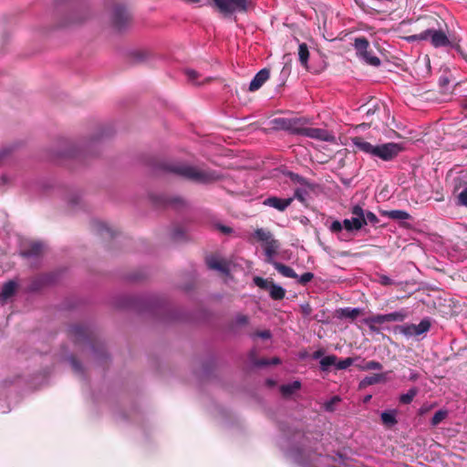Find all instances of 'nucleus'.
I'll use <instances>...</instances> for the list:
<instances>
[{"label":"nucleus","mask_w":467,"mask_h":467,"mask_svg":"<svg viewBox=\"0 0 467 467\" xmlns=\"http://www.w3.org/2000/svg\"><path fill=\"white\" fill-rule=\"evenodd\" d=\"M43 244L39 242L32 243L26 249L21 252V255L26 258L36 257L41 254L43 251Z\"/></svg>","instance_id":"nucleus-17"},{"label":"nucleus","mask_w":467,"mask_h":467,"mask_svg":"<svg viewBox=\"0 0 467 467\" xmlns=\"http://www.w3.org/2000/svg\"><path fill=\"white\" fill-rule=\"evenodd\" d=\"M66 361L71 366V368L76 371L81 370V364L77 360V358L73 356H69L66 358Z\"/></svg>","instance_id":"nucleus-43"},{"label":"nucleus","mask_w":467,"mask_h":467,"mask_svg":"<svg viewBox=\"0 0 467 467\" xmlns=\"http://www.w3.org/2000/svg\"><path fill=\"white\" fill-rule=\"evenodd\" d=\"M270 72L266 68L261 69L259 72L255 74L254 78L251 80L249 85V90L250 91H256L258 90L264 83L269 78Z\"/></svg>","instance_id":"nucleus-12"},{"label":"nucleus","mask_w":467,"mask_h":467,"mask_svg":"<svg viewBox=\"0 0 467 467\" xmlns=\"http://www.w3.org/2000/svg\"><path fill=\"white\" fill-rule=\"evenodd\" d=\"M253 236L257 241L262 242L264 244H265L267 241L273 238V234H271V232L263 228L256 229L253 234Z\"/></svg>","instance_id":"nucleus-28"},{"label":"nucleus","mask_w":467,"mask_h":467,"mask_svg":"<svg viewBox=\"0 0 467 467\" xmlns=\"http://www.w3.org/2000/svg\"><path fill=\"white\" fill-rule=\"evenodd\" d=\"M381 376L380 375H375L374 377H366L364 379L366 380H368V379H380Z\"/></svg>","instance_id":"nucleus-61"},{"label":"nucleus","mask_w":467,"mask_h":467,"mask_svg":"<svg viewBox=\"0 0 467 467\" xmlns=\"http://www.w3.org/2000/svg\"><path fill=\"white\" fill-rule=\"evenodd\" d=\"M447 417V411L446 410H438L434 413L431 423L433 426H437L440 424L445 418Z\"/></svg>","instance_id":"nucleus-36"},{"label":"nucleus","mask_w":467,"mask_h":467,"mask_svg":"<svg viewBox=\"0 0 467 467\" xmlns=\"http://www.w3.org/2000/svg\"><path fill=\"white\" fill-rule=\"evenodd\" d=\"M17 289V283L14 280H9L2 286L0 293V300L4 303L11 296H13Z\"/></svg>","instance_id":"nucleus-15"},{"label":"nucleus","mask_w":467,"mask_h":467,"mask_svg":"<svg viewBox=\"0 0 467 467\" xmlns=\"http://www.w3.org/2000/svg\"><path fill=\"white\" fill-rule=\"evenodd\" d=\"M416 394V389H410L407 393L401 394L400 396V402L402 404H410L413 400Z\"/></svg>","instance_id":"nucleus-35"},{"label":"nucleus","mask_w":467,"mask_h":467,"mask_svg":"<svg viewBox=\"0 0 467 467\" xmlns=\"http://www.w3.org/2000/svg\"><path fill=\"white\" fill-rule=\"evenodd\" d=\"M249 362L250 364L254 368H262L268 365H277L280 364V359L278 358H273L271 359L267 358H262L257 359L256 358V350L254 348L249 352L248 355Z\"/></svg>","instance_id":"nucleus-11"},{"label":"nucleus","mask_w":467,"mask_h":467,"mask_svg":"<svg viewBox=\"0 0 467 467\" xmlns=\"http://www.w3.org/2000/svg\"><path fill=\"white\" fill-rule=\"evenodd\" d=\"M286 176L295 183H298L300 185L306 186L308 188H312V185L310 184V182L306 178L302 177L301 175H299L297 173H295L293 171H288L286 173Z\"/></svg>","instance_id":"nucleus-30"},{"label":"nucleus","mask_w":467,"mask_h":467,"mask_svg":"<svg viewBox=\"0 0 467 467\" xmlns=\"http://www.w3.org/2000/svg\"><path fill=\"white\" fill-rule=\"evenodd\" d=\"M379 283L382 285H391L395 284V282L386 275H380L379 276Z\"/></svg>","instance_id":"nucleus-49"},{"label":"nucleus","mask_w":467,"mask_h":467,"mask_svg":"<svg viewBox=\"0 0 467 467\" xmlns=\"http://www.w3.org/2000/svg\"><path fill=\"white\" fill-rule=\"evenodd\" d=\"M340 401V398L338 396H334L329 400L324 403V408L327 411H334L336 405Z\"/></svg>","instance_id":"nucleus-39"},{"label":"nucleus","mask_w":467,"mask_h":467,"mask_svg":"<svg viewBox=\"0 0 467 467\" xmlns=\"http://www.w3.org/2000/svg\"><path fill=\"white\" fill-rule=\"evenodd\" d=\"M207 265L210 269L219 271L223 274L229 273V267L226 263L218 259L217 257L211 256L206 260Z\"/></svg>","instance_id":"nucleus-16"},{"label":"nucleus","mask_w":467,"mask_h":467,"mask_svg":"<svg viewBox=\"0 0 467 467\" xmlns=\"http://www.w3.org/2000/svg\"><path fill=\"white\" fill-rule=\"evenodd\" d=\"M130 57L133 60L141 62L145 61L150 57V53L147 50L138 49L131 51Z\"/></svg>","instance_id":"nucleus-33"},{"label":"nucleus","mask_w":467,"mask_h":467,"mask_svg":"<svg viewBox=\"0 0 467 467\" xmlns=\"http://www.w3.org/2000/svg\"><path fill=\"white\" fill-rule=\"evenodd\" d=\"M365 218L367 220V223H369L375 225V224H377L379 223L378 217L372 212H369V211L366 212L365 213Z\"/></svg>","instance_id":"nucleus-48"},{"label":"nucleus","mask_w":467,"mask_h":467,"mask_svg":"<svg viewBox=\"0 0 467 467\" xmlns=\"http://www.w3.org/2000/svg\"><path fill=\"white\" fill-rule=\"evenodd\" d=\"M358 368H360L362 370H381L382 365L378 361H368L364 364H357Z\"/></svg>","instance_id":"nucleus-34"},{"label":"nucleus","mask_w":467,"mask_h":467,"mask_svg":"<svg viewBox=\"0 0 467 467\" xmlns=\"http://www.w3.org/2000/svg\"><path fill=\"white\" fill-rule=\"evenodd\" d=\"M420 376H418L417 374L411 373L410 376V380L417 379Z\"/></svg>","instance_id":"nucleus-62"},{"label":"nucleus","mask_w":467,"mask_h":467,"mask_svg":"<svg viewBox=\"0 0 467 467\" xmlns=\"http://www.w3.org/2000/svg\"><path fill=\"white\" fill-rule=\"evenodd\" d=\"M269 294L272 299L281 300L285 296V290L281 285L272 283L269 287Z\"/></svg>","instance_id":"nucleus-25"},{"label":"nucleus","mask_w":467,"mask_h":467,"mask_svg":"<svg viewBox=\"0 0 467 467\" xmlns=\"http://www.w3.org/2000/svg\"><path fill=\"white\" fill-rule=\"evenodd\" d=\"M219 11L224 15L245 13L248 10V0H213Z\"/></svg>","instance_id":"nucleus-6"},{"label":"nucleus","mask_w":467,"mask_h":467,"mask_svg":"<svg viewBox=\"0 0 467 467\" xmlns=\"http://www.w3.org/2000/svg\"><path fill=\"white\" fill-rule=\"evenodd\" d=\"M181 202V200H180V199H174V200H172V203H174V204H175L176 202Z\"/></svg>","instance_id":"nucleus-64"},{"label":"nucleus","mask_w":467,"mask_h":467,"mask_svg":"<svg viewBox=\"0 0 467 467\" xmlns=\"http://www.w3.org/2000/svg\"><path fill=\"white\" fill-rule=\"evenodd\" d=\"M95 227H96V229H97V231L99 233H102L103 231H106L107 233L109 234V235H111V233H110L109 229L108 228V226L104 223H102V222H96L95 223Z\"/></svg>","instance_id":"nucleus-51"},{"label":"nucleus","mask_w":467,"mask_h":467,"mask_svg":"<svg viewBox=\"0 0 467 467\" xmlns=\"http://www.w3.org/2000/svg\"><path fill=\"white\" fill-rule=\"evenodd\" d=\"M308 192L306 189L297 188L295 191V194L292 198L297 199L299 202H304L306 199Z\"/></svg>","instance_id":"nucleus-41"},{"label":"nucleus","mask_w":467,"mask_h":467,"mask_svg":"<svg viewBox=\"0 0 467 467\" xmlns=\"http://www.w3.org/2000/svg\"><path fill=\"white\" fill-rule=\"evenodd\" d=\"M351 142L358 150L372 157L378 158L383 161H393L403 150L400 143L387 142L383 144L373 145L366 141L361 137L351 138Z\"/></svg>","instance_id":"nucleus-1"},{"label":"nucleus","mask_w":467,"mask_h":467,"mask_svg":"<svg viewBox=\"0 0 467 467\" xmlns=\"http://www.w3.org/2000/svg\"><path fill=\"white\" fill-rule=\"evenodd\" d=\"M271 265L275 267V270L278 271V273H280L285 277H288V278H297L298 277L296 273L290 266H287V265H285L282 263H279L277 261L273 262Z\"/></svg>","instance_id":"nucleus-18"},{"label":"nucleus","mask_w":467,"mask_h":467,"mask_svg":"<svg viewBox=\"0 0 467 467\" xmlns=\"http://www.w3.org/2000/svg\"><path fill=\"white\" fill-rule=\"evenodd\" d=\"M254 283L262 289H269L270 287V285L268 284L267 280L259 276H255L254 278Z\"/></svg>","instance_id":"nucleus-45"},{"label":"nucleus","mask_w":467,"mask_h":467,"mask_svg":"<svg viewBox=\"0 0 467 467\" xmlns=\"http://www.w3.org/2000/svg\"><path fill=\"white\" fill-rule=\"evenodd\" d=\"M352 214L354 215L353 218H358V221L361 222H367L365 218V211L363 208L359 205H355L351 210Z\"/></svg>","instance_id":"nucleus-37"},{"label":"nucleus","mask_w":467,"mask_h":467,"mask_svg":"<svg viewBox=\"0 0 467 467\" xmlns=\"http://www.w3.org/2000/svg\"><path fill=\"white\" fill-rule=\"evenodd\" d=\"M300 388V381H293L291 384L282 385L280 387V392L282 393L283 397L287 398Z\"/></svg>","instance_id":"nucleus-22"},{"label":"nucleus","mask_w":467,"mask_h":467,"mask_svg":"<svg viewBox=\"0 0 467 467\" xmlns=\"http://www.w3.org/2000/svg\"><path fill=\"white\" fill-rule=\"evenodd\" d=\"M396 416L397 410H385L380 414V419L384 426L387 428H392L398 422Z\"/></svg>","instance_id":"nucleus-19"},{"label":"nucleus","mask_w":467,"mask_h":467,"mask_svg":"<svg viewBox=\"0 0 467 467\" xmlns=\"http://www.w3.org/2000/svg\"><path fill=\"white\" fill-rule=\"evenodd\" d=\"M298 58H299L301 65L305 68H307L309 51H308L306 44H305V43L300 44L298 47Z\"/></svg>","instance_id":"nucleus-26"},{"label":"nucleus","mask_w":467,"mask_h":467,"mask_svg":"<svg viewBox=\"0 0 467 467\" xmlns=\"http://www.w3.org/2000/svg\"><path fill=\"white\" fill-rule=\"evenodd\" d=\"M359 58H361L367 64L373 67H378L380 65V59L378 57L372 55L371 52H369L368 50L366 53H364V55L359 57Z\"/></svg>","instance_id":"nucleus-32"},{"label":"nucleus","mask_w":467,"mask_h":467,"mask_svg":"<svg viewBox=\"0 0 467 467\" xmlns=\"http://www.w3.org/2000/svg\"><path fill=\"white\" fill-rule=\"evenodd\" d=\"M344 228L347 231H353V230H359L364 225L367 224V222H359L358 218H352V219H345L343 221Z\"/></svg>","instance_id":"nucleus-24"},{"label":"nucleus","mask_w":467,"mask_h":467,"mask_svg":"<svg viewBox=\"0 0 467 467\" xmlns=\"http://www.w3.org/2000/svg\"><path fill=\"white\" fill-rule=\"evenodd\" d=\"M449 83V79L447 78H440V84L441 86H445Z\"/></svg>","instance_id":"nucleus-58"},{"label":"nucleus","mask_w":467,"mask_h":467,"mask_svg":"<svg viewBox=\"0 0 467 467\" xmlns=\"http://www.w3.org/2000/svg\"><path fill=\"white\" fill-rule=\"evenodd\" d=\"M430 328L431 322L427 318L422 319L418 325L405 324L398 327L399 332L407 337L420 336L428 332Z\"/></svg>","instance_id":"nucleus-7"},{"label":"nucleus","mask_w":467,"mask_h":467,"mask_svg":"<svg viewBox=\"0 0 467 467\" xmlns=\"http://www.w3.org/2000/svg\"><path fill=\"white\" fill-rule=\"evenodd\" d=\"M457 203L459 205L467 207V182L464 183L462 190L458 194Z\"/></svg>","instance_id":"nucleus-38"},{"label":"nucleus","mask_w":467,"mask_h":467,"mask_svg":"<svg viewBox=\"0 0 467 467\" xmlns=\"http://www.w3.org/2000/svg\"><path fill=\"white\" fill-rule=\"evenodd\" d=\"M336 362V355H328L323 357L319 361V368L323 372L333 371V365Z\"/></svg>","instance_id":"nucleus-20"},{"label":"nucleus","mask_w":467,"mask_h":467,"mask_svg":"<svg viewBox=\"0 0 467 467\" xmlns=\"http://www.w3.org/2000/svg\"><path fill=\"white\" fill-rule=\"evenodd\" d=\"M389 219L396 221H404L410 219V215L409 213L402 210H391L384 213Z\"/></svg>","instance_id":"nucleus-23"},{"label":"nucleus","mask_w":467,"mask_h":467,"mask_svg":"<svg viewBox=\"0 0 467 467\" xmlns=\"http://www.w3.org/2000/svg\"><path fill=\"white\" fill-rule=\"evenodd\" d=\"M69 334L76 344L84 343L93 349L94 347L89 338V330L87 327L82 325L71 326L69 328Z\"/></svg>","instance_id":"nucleus-8"},{"label":"nucleus","mask_w":467,"mask_h":467,"mask_svg":"<svg viewBox=\"0 0 467 467\" xmlns=\"http://www.w3.org/2000/svg\"><path fill=\"white\" fill-rule=\"evenodd\" d=\"M131 22V16L128 9L121 5L114 6L110 17L111 26L115 31L122 32L129 28Z\"/></svg>","instance_id":"nucleus-4"},{"label":"nucleus","mask_w":467,"mask_h":467,"mask_svg":"<svg viewBox=\"0 0 467 467\" xmlns=\"http://www.w3.org/2000/svg\"><path fill=\"white\" fill-rule=\"evenodd\" d=\"M342 370L340 359L336 356V362L333 365V371Z\"/></svg>","instance_id":"nucleus-54"},{"label":"nucleus","mask_w":467,"mask_h":467,"mask_svg":"<svg viewBox=\"0 0 467 467\" xmlns=\"http://www.w3.org/2000/svg\"><path fill=\"white\" fill-rule=\"evenodd\" d=\"M98 138L91 139L79 145L70 144L68 149L63 151L62 156L68 158H81L87 155H93L98 149Z\"/></svg>","instance_id":"nucleus-3"},{"label":"nucleus","mask_w":467,"mask_h":467,"mask_svg":"<svg viewBox=\"0 0 467 467\" xmlns=\"http://www.w3.org/2000/svg\"><path fill=\"white\" fill-rule=\"evenodd\" d=\"M265 245V254L266 256V262L268 264H272L275 262L274 257L277 254V250L279 249V242L275 240L274 237L267 241Z\"/></svg>","instance_id":"nucleus-14"},{"label":"nucleus","mask_w":467,"mask_h":467,"mask_svg":"<svg viewBox=\"0 0 467 467\" xmlns=\"http://www.w3.org/2000/svg\"><path fill=\"white\" fill-rule=\"evenodd\" d=\"M42 284H47L49 282H51V280L48 278V276H43L40 278L39 280Z\"/></svg>","instance_id":"nucleus-60"},{"label":"nucleus","mask_w":467,"mask_h":467,"mask_svg":"<svg viewBox=\"0 0 467 467\" xmlns=\"http://www.w3.org/2000/svg\"><path fill=\"white\" fill-rule=\"evenodd\" d=\"M292 121L290 123V128L288 129V131H290L293 134L296 135H302V132H300L303 130H306V127H303L302 119H291Z\"/></svg>","instance_id":"nucleus-31"},{"label":"nucleus","mask_w":467,"mask_h":467,"mask_svg":"<svg viewBox=\"0 0 467 467\" xmlns=\"http://www.w3.org/2000/svg\"><path fill=\"white\" fill-rule=\"evenodd\" d=\"M388 323L389 322H402L408 317V311L406 309H400L392 313L386 314Z\"/></svg>","instance_id":"nucleus-27"},{"label":"nucleus","mask_w":467,"mask_h":467,"mask_svg":"<svg viewBox=\"0 0 467 467\" xmlns=\"http://www.w3.org/2000/svg\"><path fill=\"white\" fill-rule=\"evenodd\" d=\"M275 381H272V380L266 381V385L269 388H272L273 386H275Z\"/></svg>","instance_id":"nucleus-63"},{"label":"nucleus","mask_w":467,"mask_h":467,"mask_svg":"<svg viewBox=\"0 0 467 467\" xmlns=\"http://www.w3.org/2000/svg\"><path fill=\"white\" fill-rule=\"evenodd\" d=\"M359 359L360 358L358 357H356V358L348 357L344 359H340L342 370L348 368L352 365H357L356 362L358 361Z\"/></svg>","instance_id":"nucleus-40"},{"label":"nucleus","mask_w":467,"mask_h":467,"mask_svg":"<svg viewBox=\"0 0 467 467\" xmlns=\"http://www.w3.org/2000/svg\"><path fill=\"white\" fill-rule=\"evenodd\" d=\"M361 309L355 307H345L340 309V315L341 317L355 319L358 315H360Z\"/></svg>","instance_id":"nucleus-29"},{"label":"nucleus","mask_w":467,"mask_h":467,"mask_svg":"<svg viewBox=\"0 0 467 467\" xmlns=\"http://www.w3.org/2000/svg\"><path fill=\"white\" fill-rule=\"evenodd\" d=\"M314 278V275L310 272L304 273L300 276L297 277L298 282L301 285H306Z\"/></svg>","instance_id":"nucleus-44"},{"label":"nucleus","mask_w":467,"mask_h":467,"mask_svg":"<svg viewBox=\"0 0 467 467\" xmlns=\"http://www.w3.org/2000/svg\"><path fill=\"white\" fill-rule=\"evenodd\" d=\"M323 355L324 351L322 349H318L313 353L312 358L313 359H321L323 358Z\"/></svg>","instance_id":"nucleus-53"},{"label":"nucleus","mask_w":467,"mask_h":467,"mask_svg":"<svg viewBox=\"0 0 467 467\" xmlns=\"http://www.w3.org/2000/svg\"><path fill=\"white\" fill-rule=\"evenodd\" d=\"M364 324L367 325L370 331L379 333L380 328L378 325H382L384 323H388L387 315H376L372 317H368L363 320Z\"/></svg>","instance_id":"nucleus-13"},{"label":"nucleus","mask_w":467,"mask_h":467,"mask_svg":"<svg viewBox=\"0 0 467 467\" xmlns=\"http://www.w3.org/2000/svg\"><path fill=\"white\" fill-rule=\"evenodd\" d=\"M375 381H372V380H369V381H360V387L361 388H364L368 385H371L372 383H374Z\"/></svg>","instance_id":"nucleus-59"},{"label":"nucleus","mask_w":467,"mask_h":467,"mask_svg":"<svg viewBox=\"0 0 467 467\" xmlns=\"http://www.w3.org/2000/svg\"><path fill=\"white\" fill-rule=\"evenodd\" d=\"M300 132H302V136L320 141L333 142L335 140V136L325 129L306 127V130H303Z\"/></svg>","instance_id":"nucleus-9"},{"label":"nucleus","mask_w":467,"mask_h":467,"mask_svg":"<svg viewBox=\"0 0 467 467\" xmlns=\"http://www.w3.org/2000/svg\"><path fill=\"white\" fill-rule=\"evenodd\" d=\"M9 182V178L6 175H3L0 177V183L5 184Z\"/></svg>","instance_id":"nucleus-57"},{"label":"nucleus","mask_w":467,"mask_h":467,"mask_svg":"<svg viewBox=\"0 0 467 467\" xmlns=\"http://www.w3.org/2000/svg\"><path fill=\"white\" fill-rule=\"evenodd\" d=\"M235 323L239 326L246 325L248 323V317L245 315H238L235 317Z\"/></svg>","instance_id":"nucleus-52"},{"label":"nucleus","mask_w":467,"mask_h":467,"mask_svg":"<svg viewBox=\"0 0 467 467\" xmlns=\"http://www.w3.org/2000/svg\"><path fill=\"white\" fill-rule=\"evenodd\" d=\"M183 235V233L181 230H174L172 233L173 239H180Z\"/></svg>","instance_id":"nucleus-55"},{"label":"nucleus","mask_w":467,"mask_h":467,"mask_svg":"<svg viewBox=\"0 0 467 467\" xmlns=\"http://www.w3.org/2000/svg\"><path fill=\"white\" fill-rule=\"evenodd\" d=\"M220 230L224 234H230L232 232V229L227 226H220Z\"/></svg>","instance_id":"nucleus-56"},{"label":"nucleus","mask_w":467,"mask_h":467,"mask_svg":"<svg viewBox=\"0 0 467 467\" xmlns=\"http://www.w3.org/2000/svg\"><path fill=\"white\" fill-rule=\"evenodd\" d=\"M164 170L198 183H210L220 179L219 173L214 171L201 169L182 162L166 164Z\"/></svg>","instance_id":"nucleus-2"},{"label":"nucleus","mask_w":467,"mask_h":467,"mask_svg":"<svg viewBox=\"0 0 467 467\" xmlns=\"http://www.w3.org/2000/svg\"><path fill=\"white\" fill-rule=\"evenodd\" d=\"M294 201V198H279L276 196H271L264 201V204L272 208L276 209L279 212H284Z\"/></svg>","instance_id":"nucleus-10"},{"label":"nucleus","mask_w":467,"mask_h":467,"mask_svg":"<svg viewBox=\"0 0 467 467\" xmlns=\"http://www.w3.org/2000/svg\"><path fill=\"white\" fill-rule=\"evenodd\" d=\"M251 337L252 338L261 337L263 339H269L272 337V333L270 332V330H263L254 333Z\"/></svg>","instance_id":"nucleus-46"},{"label":"nucleus","mask_w":467,"mask_h":467,"mask_svg":"<svg viewBox=\"0 0 467 467\" xmlns=\"http://www.w3.org/2000/svg\"><path fill=\"white\" fill-rule=\"evenodd\" d=\"M369 43L365 37H357L354 42V47L356 49L358 57H361L368 51Z\"/></svg>","instance_id":"nucleus-21"},{"label":"nucleus","mask_w":467,"mask_h":467,"mask_svg":"<svg viewBox=\"0 0 467 467\" xmlns=\"http://www.w3.org/2000/svg\"><path fill=\"white\" fill-rule=\"evenodd\" d=\"M185 74L189 79V81H192V83L199 84L196 79L198 78V72H196L193 69H186Z\"/></svg>","instance_id":"nucleus-50"},{"label":"nucleus","mask_w":467,"mask_h":467,"mask_svg":"<svg viewBox=\"0 0 467 467\" xmlns=\"http://www.w3.org/2000/svg\"><path fill=\"white\" fill-rule=\"evenodd\" d=\"M410 39L427 40L430 39L434 47H448L451 42L444 32L436 29H427L419 35H414L410 37Z\"/></svg>","instance_id":"nucleus-5"},{"label":"nucleus","mask_w":467,"mask_h":467,"mask_svg":"<svg viewBox=\"0 0 467 467\" xmlns=\"http://www.w3.org/2000/svg\"><path fill=\"white\" fill-rule=\"evenodd\" d=\"M292 119H284V118H280V119H275V123L282 130H288V129L290 128V123H291Z\"/></svg>","instance_id":"nucleus-42"},{"label":"nucleus","mask_w":467,"mask_h":467,"mask_svg":"<svg viewBox=\"0 0 467 467\" xmlns=\"http://www.w3.org/2000/svg\"><path fill=\"white\" fill-rule=\"evenodd\" d=\"M344 227V224L343 223L339 222V221H334L330 226H329V230L332 232V233H335V234H337V233H340L342 231Z\"/></svg>","instance_id":"nucleus-47"}]
</instances>
